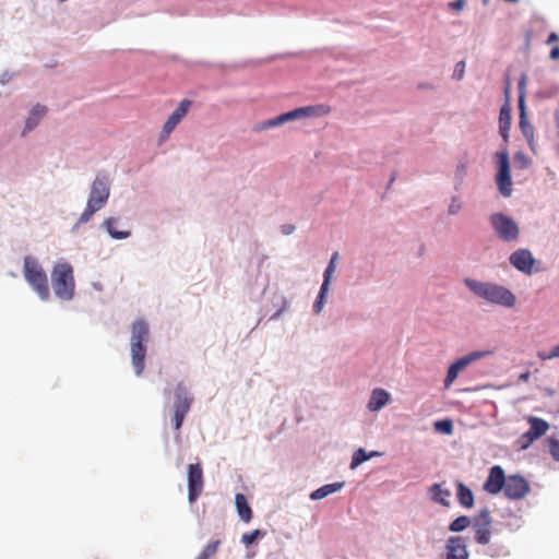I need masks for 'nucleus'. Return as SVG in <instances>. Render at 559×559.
Masks as SVG:
<instances>
[{
    "instance_id": "1",
    "label": "nucleus",
    "mask_w": 559,
    "mask_h": 559,
    "mask_svg": "<svg viewBox=\"0 0 559 559\" xmlns=\"http://www.w3.org/2000/svg\"><path fill=\"white\" fill-rule=\"evenodd\" d=\"M465 284L475 295L489 302L498 304L504 307H513L515 305V296L511 290L503 286L492 283L478 282L471 278H466Z\"/></svg>"
},
{
    "instance_id": "2",
    "label": "nucleus",
    "mask_w": 559,
    "mask_h": 559,
    "mask_svg": "<svg viewBox=\"0 0 559 559\" xmlns=\"http://www.w3.org/2000/svg\"><path fill=\"white\" fill-rule=\"evenodd\" d=\"M23 275L25 281L43 301L49 300L50 288L48 277L45 270L35 258L29 255L24 258Z\"/></svg>"
},
{
    "instance_id": "3",
    "label": "nucleus",
    "mask_w": 559,
    "mask_h": 559,
    "mask_svg": "<svg viewBox=\"0 0 559 559\" xmlns=\"http://www.w3.org/2000/svg\"><path fill=\"white\" fill-rule=\"evenodd\" d=\"M150 336L148 325L144 320H136L133 322L131 328V356L132 365L134 367L136 376H140L145 367V355L147 342Z\"/></svg>"
},
{
    "instance_id": "4",
    "label": "nucleus",
    "mask_w": 559,
    "mask_h": 559,
    "mask_svg": "<svg viewBox=\"0 0 559 559\" xmlns=\"http://www.w3.org/2000/svg\"><path fill=\"white\" fill-rule=\"evenodd\" d=\"M51 284L53 293L59 299L71 300L75 292L72 265L67 262L55 264L51 271Z\"/></svg>"
},
{
    "instance_id": "5",
    "label": "nucleus",
    "mask_w": 559,
    "mask_h": 559,
    "mask_svg": "<svg viewBox=\"0 0 559 559\" xmlns=\"http://www.w3.org/2000/svg\"><path fill=\"white\" fill-rule=\"evenodd\" d=\"M109 183L106 177L97 176L92 182L86 207L81 214L78 224L90 222L93 215L105 206L109 198Z\"/></svg>"
},
{
    "instance_id": "6",
    "label": "nucleus",
    "mask_w": 559,
    "mask_h": 559,
    "mask_svg": "<svg viewBox=\"0 0 559 559\" xmlns=\"http://www.w3.org/2000/svg\"><path fill=\"white\" fill-rule=\"evenodd\" d=\"M174 397V414L171 423L174 429L179 430L182 426L186 415L190 412L194 399L182 382H179L176 385Z\"/></svg>"
},
{
    "instance_id": "7",
    "label": "nucleus",
    "mask_w": 559,
    "mask_h": 559,
    "mask_svg": "<svg viewBox=\"0 0 559 559\" xmlns=\"http://www.w3.org/2000/svg\"><path fill=\"white\" fill-rule=\"evenodd\" d=\"M490 223L497 234V236L507 241L512 242L518 240L520 235V229L514 219L502 214L495 213L490 216Z\"/></svg>"
},
{
    "instance_id": "8",
    "label": "nucleus",
    "mask_w": 559,
    "mask_h": 559,
    "mask_svg": "<svg viewBox=\"0 0 559 559\" xmlns=\"http://www.w3.org/2000/svg\"><path fill=\"white\" fill-rule=\"evenodd\" d=\"M492 353L490 350H474L468 353L467 355L459 358L455 362H453L447 372L445 379H444V388L449 389L452 383L456 380L459 377V373L463 371L465 368H467L471 364L483 359Z\"/></svg>"
},
{
    "instance_id": "9",
    "label": "nucleus",
    "mask_w": 559,
    "mask_h": 559,
    "mask_svg": "<svg viewBox=\"0 0 559 559\" xmlns=\"http://www.w3.org/2000/svg\"><path fill=\"white\" fill-rule=\"evenodd\" d=\"M496 162L498 164V173L496 175V183L500 193L503 197H510L512 192V180L510 175V162L507 151L496 154Z\"/></svg>"
},
{
    "instance_id": "10",
    "label": "nucleus",
    "mask_w": 559,
    "mask_h": 559,
    "mask_svg": "<svg viewBox=\"0 0 559 559\" xmlns=\"http://www.w3.org/2000/svg\"><path fill=\"white\" fill-rule=\"evenodd\" d=\"M204 487L203 469L200 463L188 465V500L197 501Z\"/></svg>"
},
{
    "instance_id": "11",
    "label": "nucleus",
    "mask_w": 559,
    "mask_h": 559,
    "mask_svg": "<svg viewBox=\"0 0 559 559\" xmlns=\"http://www.w3.org/2000/svg\"><path fill=\"white\" fill-rule=\"evenodd\" d=\"M491 515L488 509H483L473 520V530L475 531V540L478 544L486 545L490 540Z\"/></svg>"
},
{
    "instance_id": "12",
    "label": "nucleus",
    "mask_w": 559,
    "mask_h": 559,
    "mask_svg": "<svg viewBox=\"0 0 559 559\" xmlns=\"http://www.w3.org/2000/svg\"><path fill=\"white\" fill-rule=\"evenodd\" d=\"M531 490L530 483L521 475H510L503 489L504 496L511 500H521Z\"/></svg>"
},
{
    "instance_id": "13",
    "label": "nucleus",
    "mask_w": 559,
    "mask_h": 559,
    "mask_svg": "<svg viewBox=\"0 0 559 559\" xmlns=\"http://www.w3.org/2000/svg\"><path fill=\"white\" fill-rule=\"evenodd\" d=\"M507 476L501 466L495 465L490 468L489 475L484 484V490L490 495H497L504 489Z\"/></svg>"
},
{
    "instance_id": "14",
    "label": "nucleus",
    "mask_w": 559,
    "mask_h": 559,
    "mask_svg": "<svg viewBox=\"0 0 559 559\" xmlns=\"http://www.w3.org/2000/svg\"><path fill=\"white\" fill-rule=\"evenodd\" d=\"M509 261L512 266H514L518 271L531 275L533 273V266L535 264V259L530 250L527 249H519L514 251Z\"/></svg>"
},
{
    "instance_id": "15",
    "label": "nucleus",
    "mask_w": 559,
    "mask_h": 559,
    "mask_svg": "<svg viewBox=\"0 0 559 559\" xmlns=\"http://www.w3.org/2000/svg\"><path fill=\"white\" fill-rule=\"evenodd\" d=\"M527 423L530 424V429L522 436L526 441L523 448H526L528 444L544 436L549 429V424L538 417L530 416L527 418Z\"/></svg>"
},
{
    "instance_id": "16",
    "label": "nucleus",
    "mask_w": 559,
    "mask_h": 559,
    "mask_svg": "<svg viewBox=\"0 0 559 559\" xmlns=\"http://www.w3.org/2000/svg\"><path fill=\"white\" fill-rule=\"evenodd\" d=\"M447 559H467L468 552L462 537H450L445 546Z\"/></svg>"
},
{
    "instance_id": "17",
    "label": "nucleus",
    "mask_w": 559,
    "mask_h": 559,
    "mask_svg": "<svg viewBox=\"0 0 559 559\" xmlns=\"http://www.w3.org/2000/svg\"><path fill=\"white\" fill-rule=\"evenodd\" d=\"M302 111L299 108H296L292 111H288V112H284L273 119H270V120H266L262 123V127L261 129H270V128H274V127H277V126H281L287 121H292V120H297V119H302Z\"/></svg>"
},
{
    "instance_id": "18",
    "label": "nucleus",
    "mask_w": 559,
    "mask_h": 559,
    "mask_svg": "<svg viewBox=\"0 0 559 559\" xmlns=\"http://www.w3.org/2000/svg\"><path fill=\"white\" fill-rule=\"evenodd\" d=\"M46 112L47 108L45 106H34L31 110L29 117L26 119L22 135H25L27 132L32 131L38 124L40 119L46 115Z\"/></svg>"
},
{
    "instance_id": "19",
    "label": "nucleus",
    "mask_w": 559,
    "mask_h": 559,
    "mask_svg": "<svg viewBox=\"0 0 559 559\" xmlns=\"http://www.w3.org/2000/svg\"><path fill=\"white\" fill-rule=\"evenodd\" d=\"M429 493L432 501L440 503L444 507H449V499L451 497V492L449 489L442 488L441 484H433L432 486H430Z\"/></svg>"
},
{
    "instance_id": "20",
    "label": "nucleus",
    "mask_w": 559,
    "mask_h": 559,
    "mask_svg": "<svg viewBox=\"0 0 559 559\" xmlns=\"http://www.w3.org/2000/svg\"><path fill=\"white\" fill-rule=\"evenodd\" d=\"M235 503L239 518L243 522L249 523L252 519V510L248 504L246 497L242 493H237L235 497Z\"/></svg>"
},
{
    "instance_id": "21",
    "label": "nucleus",
    "mask_w": 559,
    "mask_h": 559,
    "mask_svg": "<svg viewBox=\"0 0 559 559\" xmlns=\"http://www.w3.org/2000/svg\"><path fill=\"white\" fill-rule=\"evenodd\" d=\"M117 223H118L117 218L108 217L103 222V227L115 239L120 240V239L128 238L131 235L130 230H119L118 227H116Z\"/></svg>"
},
{
    "instance_id": "22",
    "label": "nucleus",
    "mask_w": 559,
    "mask_h": 559,
    "mask_svg": "<svg viewBox=\"0 0 559 559\" xmlns=\"http://www.w3.org/2000/svg\"><path fill=\"white\" fill-rule=\"evenodd\" d=\"M510 126H511V110H510L509 104L507 103L500 109V115H499L500 134L502 135V138L504 140H507V138H508V132L510 130Z\"/></svg>"
},
{
    "instance_id": "23",
    "label": "nucleus",
    "mask_w": 559,
    "mask_h": 559,
    "mask_svg": "<svg viewBox=\"0 0 559 559\" xmlns=\"http://www.w3.org/2000/svg\"><path fill=\"white\" fill-rule=\"evenodd\" d=\"M457 500L464 508H472L474 506V495L472 490L463 483H457Z\"/></svg>"
},
{
    "instance_id": "24",
    "label": "nucleus",
    "mask_w": 559,
    "mask_h": 559,
    "mask_svg": "<svg viewBox=\"0 0 559 559\" xmlns=\"http://www.w3.org/2000/svg\"><path fill=\"white\" fill-rule=\"evenodd\" d=\"M343 485H344L343 483H333V484L324 485V486L320 487L319 489L312 491L310 495V498L312 500L323 499V498L328 497L329 495L338 491L343 487Z\"/></svg>"
},
{
    "instance_id": "25",
    "label": "nucleus",
    "mask_w": 559,
    "mask_h": 559,
    "mask_svg": "<svg viewBox=\"0 0 559 559\" xmlns=\"http://www.w3.org/2000/svg\"><path fill=\"white\" fill-rule=\"evenodd\" d=\"M191 106V100L182 99L179 106L173 111L168 119L173 120L175 124H179L180 121L187 116Z\"/></svg>"
},
{
    "instance_id": "26",
    "label": "nucleus",
    "mask_w": 559,
    "mask_h": 559,
    "mask_svg": "<svg viewBox=\"0 0 559 559\" xmlns=\"http://www.w3.org/2000/svg\"><path fill=\"white\" fill-rule=\"evenodd\" d=\"M380 455H381V453L377 452V451H372L369 454H367V452L360 448V449L356 450L353 454L350 468L355 469L356 467H358L360 464H362L367 460H369L373 456H380Z\"/></svg>"
},
{
    "instance_id": "27",
    "label": "nucleus",
    "mask_w": 559,
    "mask_h": 559,
    "mask_svg": "<svg viewBox=\"0 0 559 559\" xmlns=\"http://www.w3.org/2000/svg\"><path fill=\"white\" fill-rule=\"evenodd\" d=\"M300 109L304 112L302 118L322 117L330 112V108L322 104L314 105V106L300 107Z\"/></svg>"
},
{
    "instance_id": "28",
    "label": "nucleus",
    "mask_w": 559,
    "mask_h": 559,
    "mask_svg": "<svg viewBox=\"0 0 559 559\" xmlns=\"http://www.w3.org/2000/svg\"><path fill=\"white\" fill-rule=\"evenodd\" d=\"M520 129L523 135L531 142L534 138V128L526 118L525 108L520 109Z\"/></svg>"
},
{
    "instance_id": "29",
    "label": "nucleus",
    "mask_w": 559,
    "mask_h": 559,
    "mask_svg": "<svg viewBox=\"0 0 559 559\" xmlns=\"http://www.w3.org/2000/svg\"><path fill=\"white\" fill-rule=\"evenodd\" d=\"M384 405V390L376 389L368 403V408L372 412L379 411Z\"/></svg>"
},
{
    "instance_id": "30",
    "label": "nucleus",
    "mask_w": 559,
    "mask_h": 559,
    "mask_svg": "<svg viewBox=\"0 0 559 559\" xmlns=\"http://www.w3.org/2000/svg\"><path fill=\"white\" fill-rule=\"evenodd\" d=\"M337 259H338V252H334L332 254L329 265L325 269L324 274H323V283H322L323 289H325V287H330V282H331L332 275L335 271Z\"/></svg>"
},
{
    "instance_id": "31",
    "label": "nucleus",
    "mask_w": 559,
    "mask_h": 559,
    "mask_svg": "<svg viewBox=\"0 0 559 559\" xmlns=\"http://www.w3.org/2000/svg\"><path fill=\"white\" fill-rule=\"evenodd\" d=\"M219 545H221L219 540H214V542L209 543L207 545H205L203 547V549L201 550V552L198 555V557L195 559H214Z\"/></svg>"
},
{
    "instance_id": "32",
    "label": "nucleus",
    "mask_w": 559,
    "mask_h": 559,
    "mask_svg": "<svg viewBox=\"0 0 559 559\" xmlns=\"http://www.w3.org/2000/svg\"><path fill=\"white\" fill-rule=\"evenodd\" d=\"M471 525V520L468 516L466 515H461L459 518H456L451 524H450V527L449 530L451 532H462L464 531L466 527H468Z\"/></svg>"
},
{
    "instance_id": "33",
    "label": "nucleus",
    "mask_w": 559,
    "mask_h": 559,
    "mask_svg": "<svg viewBox=\"0 0 559 559\" xmlns=\"http://www.w3.org/2000/svg\"><path fill=\"white\" fill-rule=\"evenodd\" d=\"M526 74H522L519 81V107L520 109H524L525 107V88H526Z\"/></svg>"
},
{
    "instance_id": "34",
    "label": "nucleus",
    "mask_w": 559,
    "mask_h": 559,
    "mask_svg": "<svg viewBox=\"0 0 559 559\" xmlns=\"http://www.w3.org/2000/svg\"><path fill=\"white\" fill-rule=\"evenodd\" d=\"M328 292H329V287H325V289H323V285H321L318 298L313 305V310L316 313H320L321 310L323 309L324 299H325Z\"/></svg>"
},
{
    "instance_id": "35",
    "label": "nucleus",
    "mask_w": 559,
    "mask_h": 559,
    "mask_svg": "<svg viewBox=\"0 0 559 559\" xmlns=\"http://www.w3.org/2000/svg\"><path fill=\"white\" fill-rule=\"evenodd\" d=\"M178 124H175L173 122V120L170 119H167V121L165 122V124L163 126V129H162V132H160V135H159V140L162 142L166 141L170 133L174 131V129L177 127Z\"/></svg>"
},
{
    "instance_id": "36",
    "label": "nucleus",
    "mask_w": 559,
    "mask_h": 559,
    "mask_svg": "<svg viewBox=\"0 0 559 559\" xmlns=\"http://www.w3.org/2000/svg\"><path fill=\"white\" fill-rule=\"evenodd\" d=\"M261 535H262V533H261V531H260V530H254V531H252V532H250V533H245V534L241 536V542H242L245 545L249 546V545H251L252 543H254V542H255V539H257L259 536H261Z\"/></svg>"
},
{
    "instance_id": "37",
    "label": "nucleus",
    "mask_w": 559,
    "mask_h": 559,
    "mask_svg": "<svg viewBox=\"0 0 559 559\" xmlns=\"http://www.w3.org/2000/svg\"><path fill=\"white\" fill-rule=\"evenodd\" d=\"M435 427L438 431H441V432L448 433V435H450L453 430L452 421L449 419L437 421L435 424Z\"/></svg>"
},
{
    "instance_id": "38",
    "label": "nucleus",
    "mask_w": 559,
    "mask_h": 559,
    "mask_svg": "<svg viewBox=\"0 0 559 559\" xmlns=\"http://www.w3.org/2000/svg\"><path fill=\"white\" fill-rule=\"evenodd\" d=\"M549 452L554 460L559 462V440L556 438L548 439Z\"/></svg>"
},
{
    "instance_id": "39",
    "label": "nucleus",
    "mask_w": 559,
    "mask_h": 559,
    "mask_svg": "<svg viewBox=\"0 0 559 559\" xmlns=\"http://www.w3.org/2000/svg\"><path fill=\"white\" fill-rule=\"evenodd\" d=\"M465 72V61H460L456 63L454 71H453V78L456 80H461Z\"/></svg>"
},
{
    "instance_id": "40",
    "label": "nucleus",
    "mask_w": 559,
    "mask_h": 559,
    "mask_svg": "<svg viewBox=\"0 0 559 559\" xmlns=\"http://www.w3.org/2000/svg\"><path fill=\"white\" fill-rule=\"evenodd\" d=\"M461 207H462L461 201L456 198H453L452 202L449 205V213L451 215H455L460 212Z\"/></svg>"
},
{
    "instance_id": "41",
    "label": "nucleus",
    "mask_w": 559,
    "mask_h": 559,
    "mask_svg": "<svg viewBox=\"0 0 559 559\" xmlns=\"http://www.w3.org/2000/svg\"><path fill=\"white\" fill-rule=\"evenodd\" d=\"M449 7L454 10H462L465 7V0H456L449 3Z\"/></svg>"
},
{
    "instance_id": "42",
    "label": "nucleus",
    "mask_w": 559,
    "mask_h": 559,
    "mask_svg": "<svg viewBox=\"0 0 559 559\" xmlns=\"http://www.w3.org/2000/svg\"><path fill=\"white\" fill-rule=\"evenodd\" d=\"M550 58H551L552 60H557V59H559V47H558V46H556V47H554V48L551 49V51H550Z\"/></svg>"
},
{
    "instance_id": "43",
    "label": "nucleus",
    "mask_w": 559,
    "mask_h": 559,
    "mask_svg": "<svg viewBox=\"0 0 559 559\" xmlns=\"http://www.w3.org/2000/svg\"><path fill=\"white\" fill-rule=\"evenodd\" d=\"M559 38H558V35L556 33H550L548 38H547V44H552L555 41H557Z\"/></svg>"
},
{
    "instance_id": "44",
    "label": "nucleus",
    "mask_w": 559,
    "mask_h": 559,
    "mask_svg": "<svg viewBox=\"0 0 559 559\" xmlns=\"http://www.w3.org/2000/svg\"><path fill=\"white\" fill-rule=\"evenodd\" d=\"M559 357V344L551 349L550 355L547 358Z\"/></svg>"
},
{
    "instance_id": "45",
    "label": "nucleus",
    "mask_w": 559,
    "mask_h": 559,
    "mask_svg": "<svg viewBox=\"0 0 559 559\" xmlns=\"http://www.w3.org/2000/svg\"><path fill=\"white\" fill-rule=\"evenodd\" d=\"M294 229H295V227L293 225L284 226L285 234H290V233H293Z\"/></svg>"
},
{
    "instance_id": "46",
    "label": "nucleus",
    "mask_w": 559,
    "mask_h": 559,
    "mask_svg": "<svg viewBox=\"0 0 559 559\" xmlns=\"http://www.w3.org/2000/svg\"><path fill=\"white\" fill-rule=\"evenodd\" d=\"M509 93H510V83L508 82V83H507V86H506V95H507V98H509Z\"/></svg>"
},
{
    "instance_id": "47",
    "label": "nucleus",
    "mask_w": 559,
    "mask_h": 559,
    "mask_svg": "<svg viewBox=\"0 0 559 559\" xmlns=\"http://www.w3.org/2000/svg\"><path fill=\"white\" fill-rule=\"evenodd\" d=\"M385 399H386V404H388V403H389V401H390V395H389V393H388V392H386Z\"/></svg>"
},
{
    "instance_id": "48",
    "label": "nucleus",
    "mask_w": 559,
    "mask_h": 559,
    "mask_svg": "<svg viewBox=\"0 0 559 559\" xmlns=\"http://www.w3.org/2000/svg\"><path fill=\"white\" fill-rule=\"evenodd\" d=\"M488 1H489V0H484V3L486 4V3H488Z\"/></svg>"
}]
</instances>
